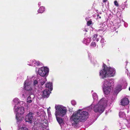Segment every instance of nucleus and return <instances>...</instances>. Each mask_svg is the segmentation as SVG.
Listing matches in <instances>:
<instances>
[{
    "mask_svg": "<svg viewBox=\"0 0 130 130\" xmlns=\"http://www.w3.org/2000/svg\"><path fill=\"white\" fill-rule=\"evenodd\" d=\"M88 114L86 111L79 109L73 113L71 117L70 121L72 126H76L80 122H84L87 119Z\"/></svg>",
    "mask_w": 130,
    "mask_h": 130,
    "instance_id": "obj_1",
    "label": "nucleus"
},
{
    "mask_svg": "<svg viewBox=\"0 0 130 130\" xmlns=\"http://www.w3.org/2000/svg\"><path fill=\"white\" fill-rule=\"evenodd\" d=\"M103 69L100 72V77L103 78L106 77H111L114 76L115 73L114 69L111 68L106 67L107 66L104 64L103 66Z\"/></svg>",
    "mask_w": 130,
    "mask_h": 130,
    "instance_id": "obj_2",
    "label": "nucleus"
},
{
    "mask_svg": "<svg viewBox=\"0 0 130 130\" xmlns=\"http://www.w3.org/2000/svg\"><path fill=\"white\" fill-rule=\"evenodd\" d=\"M108 101L105 99H101L99 102L94 107V111L95 112H99L102 113L104 110L105 107L107 105Z\"/></svg>",
    "mask_w": 130,
    "mask_h": 130,
    "instance_id": "obj_3",
    "label": "nucleus"
},
{
    "mask_svg": "<svg viewBox=\"0 0 130 130\" xmlns=\"http://www.w3.org/2000/svg\"><path fill=\"white\" fill-rule=\"evenodd\" d=\"M103 89L104 91L106 94H108L111 90V86L113 83H112V81L110 80L108 78H107L104 80L103 82Z\"/></svg>",
    "mask_w": 130,
    "mask_h": 130,
    "instance_id": "obj_4",
    "label": "nucleus"
},
{
    "mask_svg": "<svg viewBox=\"0 0 130 130\" xmlns=\"http://www.w3.org/2000/svg\"><path fill=\"white\" fill-rule=\"evenodd\" d=\"M55 108V115L56 117L57 115H59L63 117L66 115L67 112V109L66 107L61 105H56Z\"/></svg>",
    "mask_w": 130,
    "mask_h": 130,
    "instance_id": "obj_5",
    "label": "nucleus"
},
{
    "mask_svg": "<svg viewBox=\"0 0 130 130\" xmlns=\"http://www.w3.org/2000/svg\"><path fill=\"white\" fill-rule=\"evenodd\" d=\"M34 113L32 112H30L26 115L25 120L26 122L28 123L31 124L32 125L33 124L34 125L36 124L35 119L34 118Z\"/></svg>",
    "mask_w": 130,
    "mask_h": 130,
    "instance_id": "obj_6",
    "label": "nucleus"
},
{
    "mask_svg": "<svg viewBox=\"0 0 130 130\" xmlns=\"http://www.w3.org/2000/svg\"><path fill=\"white\" fill-rule=\"evenodd\" d=\"M15 111L16 113V118L17 120V122H19L21 120V118L19 115H23L24 113V108L23 107H20L16 109Z\"/></svg>",
    "mask_w": 130,
    "mask_h": 130,
    "instance_id": "obj_7",
    "label": "nucleus"
},
{
    "mask_svg": "<svg viewBox=\"0 0 130 130\" xmlns=\"http://www.w3.org/2000/svg\"><path fill=\"white\" fill-rule=\"evenodd\" d=\"M49 69L46 67L42 68L38 70V73L40 76L46 77L48 74Z\"/></svg>",
    "mask_w": 130,
    "mask_h": 130,
    "instance_id": "obj_8",
    "label": "nucleus"
},
{
    "mask_svg": "<svg viewBox=\"0 0 130 130\" xmlns=\"http://www.w3.org/2000/svg\"><path fill=\"white\" fill-rule=\"evenodd\" d=\"M24 86L25 89L27 91V93L29 92L30 94H32V92L31 90L32 88L31 85L29 84L27 80L25 81L24 82Z\"/></svg>",
    "mask_w": 130,
    "mask_h": 130,
    "instance_id": "obj_9",
    "label": "nucleus"
},
{
    "mask_svg": "<svg viewBox=\"0 0 130 130\" xmlns=\"http://www.w3.org/2000/svg\"><path fill=\"white\" fill-rule=\"evenodd\" d=\"M129 101L128 98H124L121 101L120 105L124 106L127 105L129 103Z\"/></svg>",
    "mask_w": 130,
    "mask_h": 130,
    "instance_id": "obj_10",
    "label": "nucleus"
},
{
    "mask_svg": "<svg viewBox=\"0 0 130 130\" xmlns=\"http://www.w3.org/2000/svg\"><path fill=\"white\" fill-rule=\"evenodd\" d=\"M50 91L49 90H45L43 92L42 96L44 98H47L49 96Z\"/></svg>",
    "mask_w": 130,
    "mask_h": 130,
    "instance_id": "obj_11",
    "label": "nucleus"
},
{
    "mask_svg": "<svg viewBox=\"0 0 130 130\" xmlns=\"http://www.w3.org/2000/svg\"><path fill=\"white\" fill-rule=\"evenodd\" d=\"M97 35H94L93 36V37L91 40H92L93 41H95L96 40V41H99V40H100L101 41H102L103 39H102V37L101 36H99L98 38Z\"/></svg>",
    "mask_w": 130,
    "mask_h": 130,
    "instance_id": "obj_12",
    "label": "nucleus"
},
{
    "mask_svg": "<svg viewBox=\"0 0 130 130\" xmlns=\"http://www.w3.org/2000/svg\"><path fill=\"white\" fill-rule=\"evenodd\" d=\"M32 62L31 63H30V64H28L30 66H35V65H36L37 66H39L40 65V62L39 61H35V60H33L32 61Z\"/></svg>",
    "mask_w": 130,
    "mask_h": 130,
    "instance_id": "obj_13",
    "label": "nucleus"
},
{
    "mask_svg": "<svg viewBox=\"0 0 130 130\" xmlns=\"http://www.w3.org/2000/svg\"><path fill=\"white\" fill-rule=\"evenodd\" d=\"M120 25V24L119 22L118 23H115L113 26L112 27V28H113V31L116 30L117 29L119 28Z\"/></svg>",
    "mask_w": 130,
    "mask_h": 130,
    "instance_id": "obj_14",
    "label": "nucleus"
},
{
    "mask_svg": "<svg viewBox=\"0 0 130 130\" xmlns=\"http://www.w3.org/2000/svg\"><path fill=\"white\" fill-rule=\"evenodd\" d=\"M46 87L47 88H48V89H50V91H52L53 89L52 83L49 82L46 84Z\"/></svg>",
    "mask_w": 130,
    "mask_h": 130,
    "instance_id": "obj_15",
    "label": "nucleus"
},
{
    "mask_svg": "<svg viewBox=\"0 0 130 130\" xmlns=\"http://www.w3.org/2000/svg\"><path fill=\"white\" fill-rule=\"evenodd\" d=\"M33 86L34 88L36 89H37L38 88V80H34L33 82Z\"/></svg>",
    "mask_w": 130,
    "mask_h": 130,
    "instance_id": "obj_16",
    "label": "nucleus"
},
{
    "mask_svg": "<svg viewBox=\"0 0 130 130\" xmlns=\"http://www.w3.org/2000/svg\"><path fill=\"white\" fill-rule=\"evenodd\" d=\"M45 8L44 7L41 6L38 10V12L39 13H42L44 11Z\"/></svg>",
    "mask_w": 130,
    "mask_h": 130,
    "instance_id": "obj_17",
    "label": "nucleus"
},
{
    "mask_svg": "<svg viewBox=\"0 0 130 130\" xmlns=\"http://www.w3.org/2000/svg\"><path fill=\"white\" fill-rule=\"evenodd\" d=\"M56 117L57 120L59 124H60L61 123H62L63 121L62 119L60 118L57 117V116Z\"/></svg>",
    "mask_w": 130,
    "mask_h": 130,
    "instance_id": "obj_18",
    "label": "nucleus"
},
{
    "mask_svg": "<svg viewBox=\"0 0 130 130\" xmlns=\"http://www.w3.org/2000/svg\"><path fill=\"white\" fill-rule=\"evenodd\" d=\"M13 102H14L15 104V105H16L17 104L18 105L19 104V100L18 99L16 98L14 99L13 100Z\"/></svg>",
    "mask_w": 130,
    "mask_h": 130,
    "instance_id": "obj_19",
    "label": "nucleus"
},
{
    "mask_svg": "<svg viewBox=\"0 0 130 130\" xmlns=\"http://www.w3.org/2000/svg\"><path fill=\"white\" fill-rule=\"evenodd\" d=\"M40 80L41 85V86H42L45 83V82L46 80V79L45 78H44L43 80Z\"/></svg>",
    "mask_w": 130,
    "mask_h": 130,
    "instance_id": "obj_20",
    "label": "nucleus"
},
{
    "mask_svg": "<svg viewBox=\"0 0 130 130\" xmlns=\"http://www.w3.org/2000/svg\"><path fill=\"white\" fill-rule=\"evenodd\" d=\"M121 91V89H120L119 90H117V89L116 88V90H115L114 91V93L115 94H118V93Z\"/></svg>",
    "mask_w": 130,
    "mask_h": 130,
    "instance_id": "obj_21",
    "label": "nucleus"
},
{
    "mask_svg": "<svg viewBox=\"0 0 130 130\" xmlns=\"http://www.w3.org/2000/svg\"><path fill=\"white\" fill-rule=\"evenodd\" d=\"M27 101V102L29 103L31 102L32 101L31 100V98L30 96H29L28 97Z\"/></svg>",
    "mask_w": 130,
    "mask_h": 130,
    "instance_id": "obj_22",
    "label": "nucleus"
},
{
    "mask_svg": "<svg viewBox=\"0 0 130 130\" xmlns=\"http://www.w3.org/2000/svg\"><path fill=\"white\" fill-rule=\"evenodd\" d=\"M124 115L125 114L124 113H122L121 112H120L119 116L120 117H123L124 116Z\"/></svg>",
    "mask_w": 130,
    "mask_h": 130,
    "instance_id": "obj_23",
    "label": "nucleus"
},
{
    "mask_svg": "<svg viewBox=\"0 0 130 130\" xmlns=\"http://www.w3.org/2000/svg\"><path fill=\"white\" fill-rule=\"evenodd\" d=\"M92 97L94 99H96L97 97L96 94L95 93H94L92 94Z\"/></svg>",
    "mask_w": 130,
    "mask_h": 130,
    "instance_id": "obj_24",
    "label": "nucleus"
},
{
    "mask_svg": "<svg viewBox=\"0 0 130 130\" xmlns=\"http://www.w3.org/2000/svg\"><path fill=\"white\" fill-rule=\"evenodd\" d=\"M122 85H119L116 87V88L117 89V90H119L120 89H121V90H122Z\"/></svg>",
    "mask_w": 130,
    "mask_h": 130,
    "instance_id": "obj_25",
    "label": "nucleus"
},
{
    "mask_svg": "<svg viewBox=\"0 0 130 130\" xmlns=\"http://www.w3.org/2000/svg\"><path fill=\"white\" fill-rule=\"evenodd\" d=\"M20 130H28V129L25 127H22L20 129Z\"/></svg>",
    "mask_w": 130,
    "mask_h": 130,
    "instance_id": "obj_26",
    "label": "nucleus"
},
{
    "mask_svg": "<svg viewBox=\"0 0 130 130\" xmlns=\"http://www.w3.org/2000/svg\"><path fill=\"white\" fill-rule=\"evenodd\" d=\"M114 4L117 7H118L119 5L118 2L116 1H114Z\"/></svg>",
    "mask_w": 130,
    "mask_h": 130,
    "instance_id": "obj_27",
    "label": "nucleus"
},
{
    "mask_svg": "<svg viewBox=\"0 0 130 130\" xmlns=\"http://www.w3.org/2000/svg\"><path fill=\"white\" fill-rule=\"evenodd\" d=\"M83 43L86 44V45H88L90 43V41H83Z\"/></svg>",
    "mask_w": 130,
    "mask_h": 130,
    "instance_id": "obj_28",
    "label": "nucleus"
},
{
    "mask_svg": "<svg viewBox=\"0 0 130 130\" xmlns=\"http://www.w3.org/2000/svg\"><path fill=\"white\" fill-rule=\"evenodd\" d=\"M91 23L92 21L91 20H89V21L87 22V24L88 26L90 25L91 24Z\"/></svg>",
    "mask_w": 130,
    "mask_h": 130,
    "instance_id": "obj_29",
    "label": "nucleus"
},
{
    "mask_svg": "<svg viewBox=\"0 0 130 130\" xmlns=\"http://www.w3.org/2000/svg\"><path fill=\"white\" fill-rule=\"evenodd\" d=\"M72 104L73 105H74L76 104V102L74 100H73L71 101Z\"/></svg>",
    "mask_w": 130,
    "mask_h": 130,
    "instance_id": "obj_30",
    "label": "nucleus"
},
{
    "mask_svg": "<svg viewBox=\"0 0 130 130\" xmlns=\"http://www.w3.org/2000/svg\"><path fill=\"white\" fill-rule=\"evenodd\" d=\"M91 46H95V42H93L91 44Z\"/></svg>",
    "mask_w": 130,
    "mask_h": 130,
    "instance_id": "obj_31",
    "label": "nucleus"
},
{
    "mask_svg": "<svg viewBox=\"0 0 130 130\" xmlns=\"http://www.w3.org/2000/svg\"><path fill=\"white\" fill-rule=\"evenodd\" d=\"M124 25L126 27H127V25L126 23H124Z\"/></svg>",
    "mask_w": 130,
    "mask_h": 130,
    "instance_id": "obj_32",
    "label": "nucleus"
},
{
    "mask_svg": "<svg viewBox=\"0 0 130 130\" xmlns=\"http://www.w3.org/2000/svg\"><path fill=\"white\" fill-rule=\"evenodd\" d=\"M127 121L129 124H130V118L127 120Z\"/></svg>",
    "mask_w": 130,
    "mask_h": 130,
    "instance_id": "obj_33",
    "label": "nucleus"
},
{
    "mask_svg": "<svg viewBox=\"0 0 130 130\" xmlns=\"http://www.w3.org/2000/svg\"><path fill=\"white\" fill-rule=\"evenodd\" d=\"M41 5V2H39L38 3V6H40Z\"/></svg>",
    "mask_w": 130,
    "mask_h": 130,
    "instance_id": "obj_34",
    "label": "nucleus"
},
{
    "mask_svg": "<svg viewBox=\"0 0 130 130\" xmlns=\"http://www.w3.org/2000/svg\"><path fill=\"white\" fill-rule=\"evenodd\" d=\"M27 95V94H23L22 95H23V96L25 97V96H26Z\"/></svg>",
    "mask_w": 130,
    "mask_h": 130,
    "instance_id": "obj_35",
    "label": "nucleus"
},
{
    "mask_svg": "<svg viewBox=\"0 0 130 130\" xmlns=\"http://www.w3.org/2000/svg\"><path fill=\"white\" fill-rule=\"evenodd\" d=\"M84 31H85L86 32H87L88 31V30L86 29H84V30H83Z\"/></svg>",
    "mask_w": 130,
    "mask_h": 130,
    "instance_id": "obj_36",
    "label": "nucleus"
},
{
    "mask_svg": "<svg viewBox=\"0 0 130 130\" xmlns=\"http://www.w3.org/2000/svg\"><path fill=\"white\" fill-rule=\"evenodd\" d=\"M108 0H103V2H106Z\"/></svg>",
    "mask_w": 130,
    "mask_h": 130,
    "instance_id": "obj_37",
    "label": "nucleus"
},
{
    "mask_svg": "<svg viewBox=\"0 0 130 130\" xmlns=\"http://www.w3.org/2000/svg\"><path fill=\"white\" fill-rule=\"evenodd\" d=\"M101 30V29H99L98 30V31H100Z\"/></svg>",
    "mask_w": 130,
    "mask_h": 130,
    "instance_id": "obj_38",
    "label": "nucleus"
},
{
    "mask_svg": "<svg viewBox=\"0 0 130 130\" xmlns=\"http://www.w3.org/2000/svg\"><path fill=\"white\" fill-rule=\"evenodd\" d=\"M129 90L130 91V87H129Z\"/></svg>",
    "mask_w": 130,
    "mask_h": 130,
    "instance_id": "obj_39",
    "label": "nucleus"
},
{
    "mask_svg": "<svg viewBox=\"0 0 130 130\" xmlns=\"http://www.w3.org/2000/svg\"><path fill=\"white\" fill-rule=\"evenodd\" d=\"M104 43V42H102V44H103V43Z\"/></svg>",
    "mask_w": 130,
    "mask_h": 130,
    "instance_id": "obj_40",
    "label": "nucleus"
},
{
    "mask_svg": "<svg viewBox=\"0 0 130 130\" xmlns=\"http://www.w3.org/2000/svg\"><path fill=\"white\" fill-rule=\"evenodd\" d=\"M15 107H16V106H14V109L15 108Z\"/></svg>",
    "mask_w": 130,
    "mask_h": 130,
    "instance_id": "obj_41",
    "label": "nucleus"
},
{
    "mask_svg": "<svg viewBox=\"0 0 130 130\" xmlns=\"http://www.w3.org/2000/svg\"><path fill=\"white\" fill-rule=\"evenodd\" d=\"M125 5V6H126V4H124V5Z\"/></svg>",
    "mask_w": 130,
    "mask_h": 130,
    "instance_id": "obj_42",
    "label": "nucleus"
},
{
    "mask_svg": "<svg viewBox=\"0 0 130 130\" xmlns=\"http://www.w3.org/2000/svg\"><path fill=\"white\" fill-rule=\"evenodd\" d=\"M99 18H101V17H99Z\"/></svg>",
    "mask_w": 130,
    "mask_h": 130,
    "instance_id": "obj_43",
    "label": "nucleus"
},
{
    "mask_svg": "<svg viewBox=\"0 0 130 130\" xmlns=\"http://www.w3.org/2000/svg\"><path fill=\"white\" fill-rule=\"evenodd\" d=\"M90 107H89V108H90Z\"/></svg>",
    "mask_w": 130,
    "mask_h": 130,
    "instance_id": "obj_44",
    "label": "nucleus"
}]
</instances>
